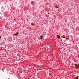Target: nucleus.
<instances>
[{
    "label": "nucleus",
    "instance_id": "obj_11",
    "mask_svg": "<svg viewBox=\"0 0 79 79\" xmlns=\"http://www.w3.org/2000/svg\"><path fill=\"white\" fill-rule=\"evenodd\" d=\"M48 14H50V12H48Z\"/></svg>",
    "mask_w": 79,
    "mask_h": 79
},
{
    "label": "nucleus",
    "instance_id": "obj_5",
    "mask_svg": "<svg viewBox=\"0 0 79 79\" xmlns=\"http://www.w3.org/2000/svg\"><path fill=\"white\" fill-rule=\"evenodd\" d=\"M18 33L17 32L15 34L16 35H18Z\"/></svg>",
    "mask_w": 79,
    "mask_h": 79
},
{
    "label": "nucleus",
    "instance_id": "obj_10",
    "mask_svg": "<svg viewBox=\"0 0 79 79\" xmlns=\"http://www.w3.org/2000/svg\"><path fill=\"white\" fill-rule=\"evenodd\" d=\"M76 78H77V79H78V78L77 77Z\"/></svg>",
    "mask_w": 79,
    "mask_h": 79
},
{
    "label": "nucleus",
    "instance_id": "obj_2",
    "mask_svg": "<svg viewBox=\"0 0 79 79\" xmlns=\"http://www.w3.org/2000/svg\"><path fill=\"white\" fill-rule=\"evenodd\" d=\"M75 66L76 68L77 69L78 67H77V64H75Z\"/></svg>",
    "mask_w": 79,
    "mask_h": 79
},
{
    "label": "nucleus",
    "instance_id": "obj_9",
    "mask_svg": "<svg viewBox=\"0 0 79 79\" xmlns=\"http://www.w3.org/2000/svg\"><path fill=\"white\" fill-rule=\"evenodd\" d=\"M0 39H1V36H0Z\"/></svg>",
    "mask_w": 79,
    "mask_h": 79
},
{
    "label": "nucleus",
    "instance_id": "obj_3",
    "mask_svg": "<svg viewBox=\"0 0 79 79\" xmlns=\"http://www.w3.org/2000/svg\"><path fill=\"white\" fill-rule=\"evenodd\" d=\"M57 38H58V39H60V36H59V35H57Z\"/></svg>",
    "mask_w": 79,
    "mask_h": 79
},
{
    "label": "nucleus",
    "instance_id": "obj_4",
    "mask_svg": "<svg viewBox=\"0 0 79 79\" xmlns=\"http://www.w3.org/2000/svg\"><path fill=\"white\" fill-rule=\"evenodd\" d=\"M31 3L32 5H33V3H34V1H31Z\"/></svg>",
    "mask_w": 79,
    "mask_h": 79
},
{
    "label": "nucleus",
    "instance_id": "obj_1",
    "mask_svg": "<svg viewBox=\"0 0 79 79\" xmlns=\"http://www.w3.org/2000/svg\"><path fill=\"white\" fill-rule=\"evenodd\" d=\"M43 35L41 36L40 37V39H41V40H42L43 39Z\"/></svg>",
    "mask_w": 79,
    "mask_h": 79
},
{
    "label": "nucleus",
    "instance_id": "obj_6",
    "mask_svg": "<svg viewBox=\"0 0 79 79\" xmlns=\"http://www.w3.org/2000/svg\"><path fill=\"white\" fill-rule=\"evenodd\" d=\"M31 24H32V25L33 26L34 25V24L33 23H31Z\"/></svg>",
    "mask_w": 79,
    "mask_h": 79
},
{
    "label": "nucleus",
    "instance_id": "obj_8",
    "mask_svg": "<svg viewBox=\"0 0 79 79\" xmlns=\"http://www.w3.org/2000/svg\"><path fill=\"white\" fill-rule=\"evenodd\" d=\"M46 17H47V15H46Z\"/></svg>",
    "mask_w": 79,
    "mask_h": 79
},
{
    "label": "nucleus",
    "instance_id": "obj_7",
    "mask_svg": "<svg viewBox=\"0 0 79 79\" xmlns=\"http://www.w3.org/2000/svg\"><path fill=\"white\" fill-rule=\"evenodd\" d=\"M9 70H11V68L9 69Z\"/></svg>",
    "mask_w": 79,
    "mask_h": 79
}]
</instances>
